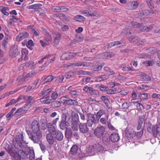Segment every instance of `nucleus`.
Returning a JSON list of instances; mask_svg holds the SVG:
<instances>
[{"label": "nucleus", "mask_w": 160, "mask_h": 160, "mask_svg": "<svg viewBox=\"0 0 160 160\" xmlns=\"http://www.w3.org/2000/svg\"><path fill=\"white\" fill-rule=\"evenodd\" d=\"M29 127L31 130H26L29 138L34 143H38L42 137V132L40 129L38 122L36 120H33Z\"/></svg>", "instance_id": "nucleus-1"}, {"label": "nucleus", "mask_w": 160, "mask_h": 160, "mask_svg": "<svg viewBox=\"0 0 160 160\" xmlns=\"http://www.w3.org/2000/svg\"><path fill=\"white\" fill-rule=\"evenodd\" d=\"M67 116L65 114H62L61 116L60 122H59V127L60 128L64 130L66 128V126H70L72 124V120L69 117L67 119Z\"/></svg>", "instance_id": "nucleus-2"}, {"label": "nucleus", "mask_w": 160, "mask_h": 160, "mask_svg": "<svg viewBox=\"0 0 160 160\" xmlns=\"http://www.w3.org/2000/svg\"><path fill=\"white\" fill-rule=\"evenodd\" d=\"M13 142L14 146L16 149L21 150L20 151L21 154L22 153L21 151L26 150L28 148L27 143L25 141H23L22 138L20 139L16 138Z\"/></svg>", "instance_id": "nucleus-3"}, {"label": "nucleus", "mask_w": 160, "mask_h": 160, "mask_svg": "<svg viewBox=\"0 0 160 160\" xmlns=\"http://www.w3.org/2000/svg\"><path fill=\"white\" fill-rule=\"evenodd\" d=\"M103 150L104 148L102 146L98 143L90 145L87 148L88 153L92 155H94L96 152H103Z\"/></svg>", "instance_id": "nucleus-4"}, {"label": "nucleus", "mask_w": 160, "mask_h": 160, "mask_svg": "<svg viewBox=\"0 0 160 160\" xmlns=\"http://www.w3.org/2000/svg\"><path fill=\"white\" fill-rule=\"evenodd\" d=\"M87 124L88 127H91L93 124L98 123L99 122V120L95 114L88 113L87 114Z\"/></svg>", "instance_id": "nucleus-5"}, {"label": "nucleus", "mask_w": 160, "mask_h": 160, "mask_svg": "<svg viewBox=\"0 0 160 160\" xmlns=\"http://www.w3.org/2000/svg\"><path fill=\"white\" fill-rule=\"evenodd\" d=\"M60 100L65 105L78 106V102L75 100L70 99L68 96H63L60 98Z\"/></svg>", "instance_id": "nucleus-6"}, {"label": "nucleus", "mask_w": 160, "mask_h": 160, "mask_svg": "<svg viewBox=\"0 0 160 160\" xmlns=\"http://www.w3.org/2000/svg\"><path fill=\"white\" fill-rule=\"evenodd\" d=\"M35 75V72L32 71L25 76H20L18 78V84H20L28 81L29 79L33 77Z\"/></svg>", "instance_id": "nucleus-7"}, {"label": "nucleus", "mask_w": 160, "mask_h": 160, "mask_svg": "<svg viewBox=\"0 0 160 160\" xmlns=\"http://www.w3.org/2000/svg\"><path fill=\"white\" fill-rule=\"evenodd\" d=\"M105 128L102 126H98L94 131V135L98 138H100L104 135Z\"/></svg>", "instance_id": "nucleus-8"}, {"label": "nucleus", "mask_w": 160, "mask_h": 160, "mask_svg": "<svg viewBox=\"0 0 160 160\" xmlns=\"http://www.w3.org/2000/svg\"><path fill=\"white\" fill-rule=\"evenodd\" d=\"M22 154L24 156V157H27L29 158L30 160H33L35 158V154L34 151L33 150H31L30 148L28 147L26 150H24V151H21Z\"/></svg>", "instance_id": "nucleus-9"}, {"label": "nucleus", "mask_w": 160, "mask_h": 160, "mask_svg": "<svg viewBox=\"0 0 160 160\" xmlns=\"http://www.w3.org/2000/svg\"><path fill=\"white\" fill-rule=\"evenodd\" d=\"M84 92L89 94L91 95H97L98 93V91L91 87L88 86H85L83 89Z\"/></svg>", "instance_id": "nucleus-10"}, {"label": "nucleus", "mask_w": 160, "mask_h": 160, "mask_svg": "<svg viewBox=\"0 0 160 160\" xmlns=\"http://www.w3.org/2000/svg\"><path fill=\"white\" fill-rule=\"evenodd\" d=\"M152 133L154 137L160 136V124L152 126Z\"/></svg>", "instance_id": "nucleus-11"}, {"label": "nucleus", "mask_w": 160, "mask_h": 160, "mask_svg": "<svg viewBox=\"0 0 160 160\" xmlns=\"http://www.w3.org/2000/svg\"><path fill=\"white\" fill-rule=\"evenodd\" d=\"M86 123H80L79 125V129L80 132L82 133H86L89 131V128Z\"/></svg>", "instance_id": "nucleus-12"}, {"label": "nucleus", "mask_w": 160, "mask_h": 160, "mask_svg": "<svg viewBox=\"0 0 160 160\" xmlns=\"http://www.w3.org/2000/svg\"><path fill=\"white\" fill-rule=\"evenodd\" d=\"M54 139H56L58 141H60L62 140L63 138V135L61 131L59 130H57L54 132L53 135Z\"/></svg>", "instance_id": "nucleus-13"}, {"label": "nucleus", "mask_w": 160, "mask_h": 160, "mask_svg": "<svg viewBox=\"0 0 160 160\" xmlns=\"http://www.w3.org/2000/svg\"><path fill=\"white\" fill-rule=\"evenodd\" d=\"M139 4L137 1L130 2L128 3V8L130 10H134L137 8Z\"/></svg>", "instance_id": "nucleus-14"}, {"label": "nucleus", "mask_w": 160, "mask_h": 160, "mask_svg": "<svg viewBox=\"0 0 160 160\" xmlns=\"http://www.w3.org/2000/svg\"><path fill=\"white\" fill-rule=\"evenodd\" d=\"M29 34L24 32L19 34L16 37V40L17 41H20L24 39L27 38L29 37Z\"/></svg>", "instance_id": "nucleus-15"}, {"label": "nucleus", "mask_w": 160, "mask_h": 160, "mask_svg": "<svg viewBox=\"0 0 160 160\" xmlns=\"http://www.w3.org/2000/svg\"><path fill=\"white\" fill-rule=\"evenodd\" d=\"M126 136L128 138H132L135 136V132L132 130L127 128L125 130Z\"/></svg>", "instance_id": "nucleus-16"}, {"label": "nucleus", "mask_w": 160, "mask_h": 160, "mask_svg": "<svg viewBox=\"0 0 160 160\" xmlns=\"http://www.w3.org/2000/svg\"><path fill=\"white\" fill-rule=\"evenodd\" d=\"M145 118V116L143 115H142L139 116V119L138 121V126L137 128V130H139L141 129L142 124Z\"/></svg>", "instance_id": "nucleus-17"}, {"label": "nucleus", "mask_w": 160, "mask_h": 160, "mask_svg": "<svg viewBox=\"0 0 160 160\" xmlns=\"http://www.w3.org/2000/svg\"><path fill=\"white\" fill-rule=\"evenodd\" d=\"M109 138L112 142H116L119 140L120 138L118 134L114 133L111 134Z\"/></svg>", "instance_id": "nucleus-18"}, {"label": "nucleus", "mask_w": 160, "mask_h": 160, "mask_svg": "<svg viewBox=\"0 0 160 160\" xmlns=\"http://www.w3.org/2000/svg\"><path fill=\"white\" fill-rule=\"evenodd\" d=\"M54 125L52 124V123H48V129L49 133H52V135H54V132H55L56 131L55 127L54 126Z\"/></svg>", "instance_id": "nucleus-19"}, {"label": "nucleus", "mask_w": 160, "mask_h": 160, "mask_svg": "<svg viewBox=\"0 0 160 160\" xmlns=\"http://www.w3.org/2000/svg\"><path fill=\"white\" fill-rule=\"evenodd\" d=\"M102 137V141L103 143L106 145H108L110 142V139L108 138V135L107 133H105Z\"/></svg>", "instance_id": "nucleus-20"}, {"label": "nucleus", "mask_w": 160, "mask_h": 160, "mask_svg": "<svg viewBox=\"0 0 160 160\" xmlns=\"http://www.w3.org/2000/svg\"><path fill=\"white\" fill-rule=\"evenodd\" d=\"M72 124L78 125L79 122L78 115L77 114H74L72 117Z\"/></svg>", "instance_id": "nucleus-21"}, {"label": "nucleus", "mask_w": 160, "mask_h": 160, "mask_svg": "<svg viewBox=\"0 0 160 160\" xmlns=\"http://www.w3.org/2000/svg\"><path fill=\"white\" fill-rule=\"evenodd\" d=\"M52 135V133H48L46 135L47 142L50 145L53 144L54 142V138Z\"/></svg>", "instance_id": "nucleus-22"}, {"label": "nucleus", "mask_w": 160, "mask_h": 160, "mask_svg": "<svg viewBox=\"0 0 160 160\" xmlns=\"http://www.w3.org/2000/svg\"><path fill=\"white\" fill-rule=\"evenodd\" d=\"M108 77L106 75H102L96 77V81L98 82L105 81L107 80Z\"/></svg>", "instance_id": "nucleus-23"}, {"label": "nucleus", "mask_w": 160, "mask_h": 160, "mask_svg": "<svg viewBox=\"0 0 160 160\" xmlns=\"http://www.w3.org/2000/svg\"><path fill=\"white\" fill-rule=\"evenodd\" d=\"M61 105V102L58 101H54L51 103V106L53 108H56L59 107Z\"/></svg>", "instance_id": "nucleus-24"}, {"label": "nucleus", "mask_w": 160, "mask_h": 160, "mask_svg": "<svg viewBox=\"0 0 160 160\" xmlns=\"http://www.w3.org/2000/svg\"><path fill=\"white\" fill-rule=\"evenodd\" d=\"M19 53V52L17 48L11 50L9 52L10 55L13 58L16 57Z\"/></svg>", "instance_id": "nucleus-25"}, {"label": "nucleus", "mask_w": 160, "mask_h": 160, "mask_svg": "<svg viewBox=\"0 0 160 160\" xmlns=\"http://www.w3.org/2000/svg\"><path fill=\"white\" fill-rule=\"evenodd\" d=\"M72 65L74 66H81L88 67L89 65V63L86 62H79L72 63Z\"/></svg>", "instance_id": "nucleus-26"}, {"label": "nucleus", "mask_w": 160, "mask_h": 160, "mask_svg": "<svg viewBox=\"0 0 160 160\" xmlns=\"http://www.w3.org/2000/svg\"><path fill=\"white\" fill-rule=\"evenodd\" d=\"M109 115L107 114L104 118L102 117L99 119L100 122L102 125H105L107 122V121L108 119Z\"/></svg>", "instance_id": "nucleus-27"}, {"label": "nucleus", "mask_w": 160, "mask_h": 160, "mask_svg": "<svg viewBox=\"0 0 160 160\" xmlns=\"http://www.w3.org/2000/svg\"><path fill=\"white\" fill-rule=\"evenodd\" d=\"M78 150V147L76 145H73L70 149V152L72 155H75L77 153Z\"/></svg>", "instance_id": "nucleus-28"}, {"label": "nucleus", "mask_w": 160, "mask_h": 160, "mask_svg": "<svg viewBox=\"0 0 160 160\" xmlns=\"http://www.w3.org/2000/svg\"><path fill=\"white\" fill-rule=\"evenodd\" d=\"M104 70L109 75H113L115 74V73L109 67L106 66L104 68Z\"/></svg>", "instance_id": "nucleus-29"}, {"label": "nucleus", "mask_w": 160, "mask_h": 160, "mask_svg": "<svg viewBox=\"0 0 160 160\" xmlns=\"http://www.w3.org/2000/svg\"><path fill=\"white\" fill-rule=\"evenodd\" d=\"M153 27V24L151 25L148 27L143 26L141 28V31L144 32H149L152 29Z\"/></svg>", "instance_id": "nucleus-30"}, {"label": "nucleus", "mask_w": 160, "mask_h": 160, "mask_svg": "<svg viewBox=\"0 0 160 160\" xmlns=\"http://www.w3.org/2000/svg\"><path fill=\"white\" fill-rule=\"evenodd\" d=\"M103 58H109L112 57L114 55V53L108 52H105L103 53Z\"/></svg>", "instance_id": "nucleus-31"}, {"label": "nucleus", "mask_w": 160, "mask_h": 160, "mask_svg": "<svg viewBox=\"0 0 160 160\" xmlns=\"http://www.w3.org/2000/svg\"><path fill=\"white\" fill-rule=\"evenodd\" d=\"M74 19L78 22H82L85 21V18L82 15H78L74 18Z\"/></svg>", "instance_id": "nucleus-32"}, {"label": "nucleus", "mask_w": 160, "mask_h": 160, "mask_svg": "<svg viewBox=\"0 0 160 160\" xmlns=\"http://www.w3.org/2000/svg\"><path fill=\"white\" fill-rule=\"evenodd\" d=\"M133 33V32L129 28L124 29L122 32V34L126 35H129Z\"/></svg>", "instance_id": "nucleus-33"}, {"label": "nucleus", "mask_w": 160, "mask_h": 160, "mask_svg": "<svg viewBox=\"0 0 160 160\" xmlns=\"http://www.w3.org/2000/svg\"><path fill=\"white\" fill-rule=\"evenodd\" d=\"M23 108H20L18 109L14 113V115L15 117H17L19 116L22 113L24 112V110L23 109Z\"/></svg>", "instance_id": "nucleus-34"}, {"label": "nucleus", "mask_w": 160, "mask_h": 160, "mask_svg": "<svg viewBox=\"0 0 160 160\" xmlns=\"http://www.w3.org/2000/svg\"><path fill=\"white\" fill-rule=\"evenodd\" d=\"M5 149L9 154H14V150L11 146H10L9 145L5 147Z\"/></svg>", "instance_id": "nucleus-35"}, {"label": "nucleus", "mask_w": 160, "mask_h": 160, "mask_svg": "<svg viewBox=\"0 0 160 160\" xmlns=\"http://www.w3.org/2000/svg\"><path fill=\"white\" fill-rule=\"evenodd\" d=\"M39 80V79H38L37 81H35L34 83L29 86L27 88L28 90H30L34 89L38 84Z\"/></svg>", "instance_id": "nucleus-36"}, {"label": "nucleus", "mask_w": 160, "mask_h": 160, "mask_svg": "<svg viewBox=\"0 0 160 160\" xmlns=\"http://www.w3.org/2000/svg\"><path fill=\"white\" fill-rule=\"evenodd\" d=\"M119 68L122 70L124 71H128L132 70V68L130 67H126L123 64L120 65L119 66Z\"/></svg>", "instance_id": "nucleus-37"}, {"label": "nucleus", "mask_w": 160, "mask_h": 160, "mask_svg": "<svg viewBox=\"0 0 160 160\" xmlns=\"http://www.w3.org/2000/svg\"><path fill=\"white\" fill-rule=\"evenodd\" d=\"M42 4L40 3H37L32 5L28 7V8L31 9H36L42 6Z\"/></svg>", "instance_id": "nucleus-38"}, {"label": "nucleus", "mask_w": 160, "mask_h": 160, "mask_svg": "<svg viewBox=\"0 0 160 160\" xmlns=\"http://www.w3.org/2000/svg\"><path fill=\"white\" fill-rule=\"evenodd\" d=\"M100 99L104 104H107L109 102V100L108 96H102L100 98Z\"/></svg>", "instance_id": "nucleus-39"}, {"label": "nucleus", "mask_w": 160, "mask_h": 160, "mask_svg": "<svg viewBox=\"0 0 160 160\" xmlns=\"http://www.w3.org/2000/svg\"><path fill=\"white\" fill-rule=\"evenodd\" d=\"M65 137L67 138H71L72 136V133L71 131L69 130H66L65 132Z\"/></svg>", "instance_id": "nucleus-40"}, {"label": "nucleus", "mask_w": 160, "mask_h": 160, "mask_svg": "<svg viewBox=\"0 0 160 160\" xmlns=\"http://www.w3.org/2000/svg\"><path fill=\"white\" fill-rule=\"evenodd\" d=\"M28 52L27 49H23L22 51L21 57H23L24 55V59L25 60H27V56L28 55Z\"/></svg>", "instance_id": "nucleus-41"}, {"label": "nucleus", "mask_w": 160, "mask_h": 160, "mask_svg": "<svg viewBox=\"0 0 160 160\" xmlns=\"http://www.w3.org/2000/svg\"><path fill=\"white\" fill-rule=\"evenodd\" d=\"M105 113V111L102 110H100L95 115L98 118V119H99L101 117V116Z\"/></svg>", "instance_id": "nucleus-42"}, {"label": "nucleus", "mask_w": 160, "mask_h": 160, "mask_svg": "<svg viewBox=\"0 0 160 160\" xmlns=\"http://www.w3.org/2000/svg\"><path fill=\"white\" fill-rule=\"evenodd\" d=\"M64 79V77L63 75H60L56 78L55 82L59 83L62 82Z\"/></svg>", "instance_id": "nucleus-43"}, {"label": "nucleus", "mask_w": 160, "mask_h": 160, "mask_svg": "<svg viewBox=\"0 0 160 160\" xmlns=\"http://www.w3.org/2000/svg\"><path fill=\"white\" fill-rule=\"evenodd\" d=\"M135 103H136V106L138 110H141L144 109V108L142 104L139 103L138 102H135Z\"/></svg>", "instance_id": "nucleus-44"}, {"label": "nucleus", "mask_w": 160, "mask_h": 160, "mask_svg": "<svg viewBox=\"0 0 160 160\" xmlns=\"http://www.w3.org/2000/svg\"><path fill=\"white\" fill-rule=\"evenodd\" d=\"M76 73L78 75H88L90 73L88 72H86L82 70L78 71L76 72Z\"/></svg>", "instance_id": "nucleus-45"}, {"label": "nucleus", "mask_w": 160, "mask_h": 160, "mask_svg": "<svg viewBox=\"0 0 160 160\" xmlns=\"http://www.w3.org/2000/svg\"><path fill=\"white\" fill-rule=\"evenodd\" d=\"M130 102H125L122 103L121 106L122 108L123 109H127L130 106Z\"/></svg>", "instance_id": "nucleus-46"}, {"label": "nucleus", "mask_w": 160, "mask_h": 160, "mask_svg": "<svg viewBox=\"0 0 160 160\" xmlns=\"http://www.w3.org/2000/svg\"><path fill=\"white\" fill-rule=\"evenodd\" d=\"M92 69L94 71H99L101 70V67L99 65H95L93 66Z\"/></svg>", "instance_id": "nucleus-47"}, {"label": "nucleus", "mask_w": 160, "mask_h": 160, "mask_svg": "<svg viewBox=\"0 0 160 160\" xmlns=\"http://www.w3.org/2000/svg\"><path fill=\"white\" fill-rule=\"evenodd\" d=\"M27 95H21L18 97L17 102H18L20 100L22 101L23 100L25 101L27 100Z\"/></svg>", "instance_id": "nucleus-48"}, {"label": "nucleus", "mask_w": 160, "mask_h": 160, "mask_svg": "<svg viewBox=\"0 0 160 160\" xmlns=\"http://www.w3.org/2000/svg\"><path fill=\"white\" fill-rule=\"evenodd\" d=\"M53 79V76L52 75L48 76L45 79V83L51 82Z\"/></svg>", "instance_id": "nucleus-49"}, {"label": "nucleus", "mask_w": 160, "mask_h": 160, "mask_svg": "<svg viewBox=\"0 0 160 160\" xmlns=\"http://www.w3.org/2000/svg\"><path fill=\"white\" fill-rule=\"evenodd\" d=\"M32 105H31V103L27 102L25 106L22 108H23V109L25 112L27 111L29 108H30Z\"/></svg>", "instance_id": "nucleus-50"}, {"label": "nucleus", "mask_w": 160, "mask_h": 160, "mask_svg": "<svg viewBox=\"0 0 160 160\" xmlns=\"http://www.w3.org/2000/svg\"><path fill=\"white\" fill-rule=\"evenodd\" d=\"M138 38L136 36H132L129 37V40L131 42H134L138 39Z\"/></svg>", "instance_id": "nucleus-51"}, {"label": "nucleus", "mask_w": 160, "mask_h": 160, "mask_svg": "<svg viewBox=\"0 0 160 160\" xmlns=\"http://www.w3.org/2000/svg\"><path fill=\"white\" fill-rule=\"evenodd\" d=\"M27 99H28L27 102H28V103H31V104L32 105V101L33 100H35L34 97H33L32 96H27Z\"/></svg>", "instance_id": "nucleus-52"}, {"label": "nucleus", "mask_w": 160, "mask_h": 160, "mask_svg": "<svg viewBox=\"0 0 160 160\" xmlns=\"http://www.w3.org/2000/svg\"><path fill=\"white\" fill-rule=\"evenodd\" d=\"M73 74L72 72L69 71L65 74V76L66 79L69 78L72 76Z\"/></svg>", "instance_id": "nucleus-53"}, {"label": "nucleus", "mask_w": 160, "mask_h": 160, "mask_svg": "<svg viewBox=\"0 0 160 160\" xmlns=\"http://www.w3.org/2000/svg\"><path fill=\"white\" fill-rule=\"evenodd\" d=\"M26 45L28 47H29L30 49L32 50V48L31 47L33 46V41L31 40H28L27 43L26 44Z\"/></svg>", "instance_id": "nucleus-54"}, {"label": "nucleus", "mask_w": 160, "mask_h": 160, "mask_svg": "<svg viewBox=\"0 0 160 160\" xmlns=\"http://www.w3.org/2000/svg\"><path fill=\"white\" fill-rule=\"evenodd\" d=\"M17 102V101H16L15 99H12L10 100L9 102L6 104V107H8L9 106L13 105L14 104H15Z\"/></svg>", "instance_id": "nucleus-55"}, {"label": "nucleus", "mask_w": 160, "mask_h": 160, "mask_svg": "<svg viewBox=\"0 0 160 160\" xmlns=\"http://www.w3.org/2000/svg\"><path fill=\"white\" fill-rule=\"evenodd\" d=\"M98 88L103 92H105L108 88L104 85H101L98 87Z\"/></svg>", "instance_id": "nucleus-56"}, {"label": "nucleus", "mask_w": 160, "mask_h": 160, "mask_svg": "<svg viewBox=\"0 0 160 160\" xmlns=\"http://www.w3.org/2000/svg\"><path fill=\"white\" fill-rule=\"evenodd\" d=\"M140 98L142 99H145L148 97V94L146 93H140L139 95Z\"/></svg>", "instance_id": "nucleus-57"}, {"label": "nucleus", "mask_w": 160, "mask_h": 160, "mask_svg": "<svg viewBox=\"0 0 160 160\" xmlns=\"http://www.w3.org/2000/svg\"><path fill=\"white\" fill-rule=\"evenodd\" d=\"M52 90V89L51 88L45 90L42 93V95L44 96L47 95Z\"/></svg>", "instance_id": "nucleus-58"}, {"label": "nucleus", "mask_w": 160, "mask_h": 160, "mask_svg": "<svg viewBox=\"0 0 160 160\" xmlns=\"http://www.w3.org/2000/svg\"><path fill=\"white\" fill-rule=\"evenodd\" d=\"M60 119L61 118H60L59 117V116H58L57 118L52 120V124H53V125L54 126H56L57 122H60Z\"/></svg>", "instance_id": "nucleus-59"}, {"label": "nucleus", "mask_w": 160, "mask_h": 160, "mask_svg": "<svg viewBox=\"0 0 160 160\" xmlns=\"http://www.w3.org/2000/svg\"><path fill=\"white\" fill-rule=\"evenodd\" d=\"M48 127V123L46 124L45 122H43L41 124V128L42 130H44Z\"/></svg>", "instance_id": "nucleus-60"}, {"label": "nucleus", "mask_w": 160, "mask_h": 160, "mask_svg": "<svg viewBox=\"0 0 160 160\" xmlns=\"http://www.w3.org/2000/svg\"><path fill=\"white\" fill-rule=\"evenodd\" d=\"M61 36V35L60 33H56L54 36V39L60 41Z\"/></svg>", "instance_id": "nucleus-61"}, {"label": "nucleus", "mask_w": 160, "mask_h": 160, "mask_svg": "<svg viewBox=\"0 0 160 160\" xmlns=\"http://www.w3.org/2000/svg\"><path fill=\"white\" fill-rule=\"evenodd\" d=\"M58 96V93L56 92H53L51 96V98L53 100L56 99Z\"/></svg>", "instance_id": "nucleus-62"}, {"label": "nucleus", "mask_w": 160, "mask_h": 160, "mask_svg": "<svg viewBox=\"0 0 160 160\" xmlns=\"http://www.w3.org/2000/svg\"><path fill=\"white\" fill-rule=\"evenodd\" d=\"M142 23H139L137 22H134L132 25L134 28H140L142 27Z\"/></svg>", "instance_id": "nucleus-63"}, {"label": "nucleus", "mask_w": 160, "mask_h": 160, "mask_svg": "<svg viewBox=\"0 0 160 160\" xmlns=\"http://www.w3.org/2000/svg\"><path fill=\"white\" fill-rule=\"evenodd\" d=\"M148 56V55L147 54H144V53H141L138 54L137 56V57L139 58H146Z\"/></svg>", "instance_id": "nucleus-64"}]
</instances>
